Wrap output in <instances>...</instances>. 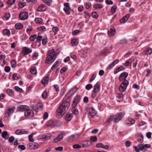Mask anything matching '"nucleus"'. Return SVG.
<instances>
[{
	"label": "nucleus",
	"instance_id": "cd10ccee",
	"mask_svg": "<svg viewBox=\"0 0 152 152\" xmlns=\"http://www.w3.org/2000/svg\"><path fill=\"white\" fill-rule=\"evenodd\" d=\"M15 27L16 29H20L23 27V25L20 23H18L15 25Z\"/></svg>",
	"mask_w": 152,
	"mask_h": 152
},
{
	"label": "nucleus",
	"instance_id": "603ef678",
	"mask_svg": "<svg viewBox=\"0 0 152 152\" xmlns=\"http://www.w3.org/2000/svg\"><path fill=\"white\" fill-rule=\"evenodd\" d=\"M19 77L15 73L13 74L12 76V79L14 80H17L19 78Z\"/></svg>",
	"mask_w": 152,
	"mask_h": 152
},
{
	"label": "nucleus",
	"instance_id": "49530a36",
	"mask_svg": "<svg viewBox=\"0 0 152 152\" xmlns=\"http://www.w3.org/2000/svg\"><path fill=\"white\" fill-rule=\"evenodd\" d=\"M117 9V7L115 5L113 6L111 9V11L113 14L115 12Z\"/></svg>",
	"mask_w": 152,
	"mask_h": 152
},
{
	"label": "nucleus",
	"instance_id": "39448f33",
	"mask_svg": "<svg viewBox=\"0 0 152 152\" xmlns=\"http://www.w3.org/2000/svg\"><path fill=\"white\" fill-rule=\"evenodd\" d=\"M15 110V107H8L5 111V115L7 117L12 114Z\"/></svg>",
	"mask_w": 152,
	"mask_h": 152
},
{
	"label": "nucleus",
	"instance_id": "f3484780",
	"mask_svg": "<svg viewBox=\"0 0 152 152\" xmlns=\"http://www.w3.org/2000/svg\"><path fill=\"white\" fill-rule=\"evenodd\" d=\"M46 8L47 7L45 5L41 4L38 6L37 8V11L39 12L44 11Z\"/></svg>",
	"mask_w": 152,
	"mask_h": 152
},
{
	"label": "nucleus",
	"instance_id": "7ed1b4c3",
	"mask_svg": "<svg viewBox=\"0 0 152 152\" xmlns=\"http://www.w3.org/2000/svg\"><path fill=\"white\" fill-rule=\"evenodd\" d=\"M56 54L54 49L49 50L47 54V56L46 58L45 63L47 64H51L53 63L56 58Z\"/></svg>",
	"mask_w": 152,
	"mask_h": 152
},
{
	"label": "nucleus",
	"instance_id": "a211bd4d",
	"mask_svg": "<svg viewBox=\"0 0 152 152\" xmlns=\"http://www.w3.org/2000/svg\"><path fill=\"white\" fill-rule=\"evenodd\" d=\"M29 146L31 149H36L39 147L38 144L36 142L30 143L29 144Z\"/></svg>",
	"mask_w": 152,
	"mask_h": 152
},
{
	"label": "nucleus",
	"instance_id": "423d86ee",
	"mask_svg": "<svg viewBox=\"0 0 152 152\" xmlns=\"http://www.w3.org/2000/svg\"><path fill=\"white\" fill-rule=\"evenodd\" d=\"M19 16L20 20H24L28 18V15L27 13L26 12L22 11L20 13Z\"/></svg>",
	"mask_w": 152,
	"mask_h": 152
},
{
	"label": "nucleus",
	"instance_id": "1a4fd4ad",
	"mask_svg": "<svg viewBox=\"0 0 152 152\" xmlns=\"http://www.w3.org/2000/svg\"><path fill=\"white\" fill-rule=\"evenodd\" d=\"M128 75V73L126 72H123L120 75L119 80L121 81L126 80V78Z\"/></svg>",
	"mask_w": 152,
	"mask_h": 152
},
{
	"label": "nucleus",
	"instance_id": "37998d69",
	"mask_svg": "<svg viewBox=\"0 0 152 152\" xmlns=\"http://www.w3.org/2000/svg\"><path fill=\"white\" fill-rule=\"evenodd\" d=\"M43 105L42 103H38L36 106V108L38 109H40L42 110L43 108Z\"/></svg>",
	"mask_w": 152,
	"mask_h": 152
},
{
	"label": "nucleus",
	"instance_id": "b1692460",
	"mask_svg": "<svg viewBox=\"0 0 152 152\" xmlns=\"http://www.w3.org/2000/svg\"><path fill=\"white\" fill-rule=\"evenodd\" d=\"M115 28L113 27L108 31V34L110 36H113L115 33Z\"/></svg>",
	"mask_w": 152,
	"mask_h": 152
},
{
	"label": "nucleus",
	"instance_id": "0e129e2a",
	"mask_svg": "<svg viewBox=\"0 0 152 152\" xmlns=\"http://www.w3.org/2000/svg\"><path fill=\"white\" fill-rule=\"evenodd\" d=\"M5 71L7 72H9L10 70V68L9 66H6L4 68Z\"/></svg>",
	"mask_w": 152,
	"mask_h": 152
},
{
	"label": "nucleus",
	"instance_id": "4c0bfd02",
	"mask_svg": "<svg viewBox=\"0 0 152 152\" xmlns=\"http://www.w3.org/2000/svg\"><path fill=\"white\" fill-rule=\"evenodd\" d=\"M152 52V49L150 48H147L145 50V53L146 55H150L151 54Z\"/></svg>",
	"mask_w": 152,
	"mask_h": 152
},
{
	"label": "nucleus",
	"instance_id": "20e7f679",
	"mask_svg": "<svg viewBox=\"0 0 152 152\" xmlns=\"http://www.w3.org/2000/svg\"><path fill=\"white\" fill-rule=\"evenodd\" d=\"M129 82L127 80H124L121 84L119 87L120 91L123 92L126 89L128 85Z\"/></svg>",
	"mask_w": 152,
	"mask_h": 152
},
{
	"label": "nucleus",
	"instance_id": "338daca9",
	"mask_svg": "<svg viewBox=\"0 0 152 152\" xmlns=\"http://www.w3.org/2000/svg\"><path fill=\"white\" fill-rule=\"evenodd\" d=\"M45 3L48 5H50V4L52 2L51 0H45L44 1Z\"/></svg>",
	"mask_w": 152,
	"mask_h": 152
},
{
	"label": "nucleus",
	"instance_id": "7c9ffc66",
	"mask_svg": "<svg viewBox=\"0 0 152 152\" xmlns=\"http://www.w3.org/2000/svg\"><path fill=\"white\" fill-rule=\"evenodd\" d=\"M93 7L95 9H101L103 7V5L102 4H94L93 6Z\"/></svg>",
	"mask_w": 152,
	"mask_h": 152
},
{
	"label": "nucleus",
	"instance_id": "4be33fe9",
	"mask_svg": "<svg viewBox=\"0 0 152 152\" xmlns=\"http://www.w3.org/2000/svg\"><path fill=\"white\" fill-rule=\"evenodd\" d=\"M61 60L60 59L57 60L52 66L51 69H53V68H56L61 64Z\"/></svg>",
	"mask_w": 152,
	"mask_h": 152
},
{
	"label": "nucleus",
	"instance_id": "a18cd8bd",
	"mask_svg": "<svg viewBox=\"0 0 152 152\" xmlns=\"http://www.w3.org/2000/svg\"><path fill=\"white\" fill-rule=\"evenodd\" d=\"M64 10L65 12L68 14H70V13L71 8L69 7H64Z\"/></svg>",
	"mask_w": 152,
	"mask_h": 152
},
{
	"label": "nucleus",
	"instance_id": "4468645a",
	"mask_svg": "<svg viewBox=\"0 0 152 152\" xmlns=\"http://www.w3.org/2000/svg\"><path fill=\"white\" fill-rule=\"evenodd\" d=\"M25 115L26 116H33L34 115L33 111L32 110L29 109L27 110L25 113Z\"/></svg>",
	"mask_w": 152,
	"mask_h": 152
},
{
	"label": "nucleus",
	"instance_id": "bf43d9fd",
	"mask_svg": "<svg viewBox=\"0 0 152 152\" xmlns=\"http://www.w3.org/2000/svg\"><path fill=\"white\" fill-rule=\"evenodd\" d=\"M91 5V4L90 2H87L86 4V7L87 9H89Z\"/></svg>",
	"mask_w": 152,
	"mask_h": 152
},
{
	"label": "nucleus",
	"instance_id": "5fc2aeb1",
	"mask_svg": "<svg viewBox=\"0 0 152 152\" xmlns=\"http://www.w3.org/2000/svg\"><path fill=\"white\" fill-rule=\"evenodd\" d=\"M59 125H56L55 124H47V126L48 127H51V128H54L55 127L59 126Z\"/></svg>",
	"mask_w": 152,
	"mask_h": 152
},
{
	"label": "nucleus",
	"instance_id": "0eeeda50",
	"mask_svg": "<svg viewBox=\"0 0 152 152\" xmlns=\"http://www.w3.org/2000/svg\"><path fill=\"white\" fill-rule=\"evenodd\" d=\"M138 147L141 151H145L147 150V148H149L151 147V145L149 144L143 145V144H139Z\"/></svg>",
	"mask_w": 152,
	"mask_h": 152
},
{
	"label": "nucleus",
	"instance_id": "c9c22d12",
	"mask_svg": "<svg viewBox=\"0 0 152 152\" xmlns=\"http://www.w3.org/2000/svg\"><path fill=\"white\" fill-rule=\"evenodd\" d=\"M35 22L38 24H41L42 22V20L39 18H36L35 19Z\"/></svg>",
	"mask_w": 152,
	"mask_h": 152
},
{
	"label": "nucleus",
	"instance_id": "052dcab7",
	"mask_svg": "<svg viewBox=\"0 0 152 152\" xmlns=\"http://www.w3.org/2000/svg\"><path fill=\"white\" fill-rule=\"evenodd\" d=\"M18 4L20 7L23 8L26 5V4L25 3L19 2Z\"/></svg>",
	"mask_w": 152,
	"mask_h": 152
},
{
	"label": "nucleus",
	"instance_id": "e2e57ef3",
	"mask_svg": "<svg viewBox=\"0 0 152 152\" xmlns=\"http://www.w3.org/2000/svg\"><path fill=\"white\" fill-rule=\"evenodd\" d=\"M39 30L41 31H45L46 30L45 27L44 26H42L39 27L38 28Z\"/></svg>",
	"mask_w": 152,
	"mask_h": 152
},
{
	"label": "nucleus",
	"instance_id": "2f4dec72",
	"mask_svg": "<svg viewBox=\"0 0 152 152\" xmlns=\"http://www.w3.org/2000/svg\"><path fill=\"white\" fill-rule=\"evenodd\" d=\"M75 138V135L73 134L68 137L67 140L68 142H72Z\"/></svg>",
	"mask_w": 152,
	"mask_h": 152
},
{
	"label": "nucleus",
	"instance_id": "2eb2a0df",
	"mask_svg": "<svg viewBox=\"0 0 152 152\" xmlns=\"http://www.w3.org/2000/svg\"><path fill=\"white\" fill-rule=\"evenodd\" d=\"M18 108L19 110L21 111H26L27 110L29 109V107L26 105H22L19 106Z\"/></svg>",
	"mask_w": 152,
	"mask_h": 152
},
{
	"label": "nucleus",
	"instance_id": "c03bdc74",
	"mask_svg": "<svg viewBox=\"0 0 152 152\" xmlns=\"http://www.w3.org/2000/svg\"><path fill=\"white\" fill-rule=\"evenodd\" d=\"M11 67L13 68H15V67L16 65V61L14 60H13L11 61Z\"/></svg>",
	"mask_w": 152,
	"mask_h": 152
},
{
	"label": "nucleus",
	"instance_id": "6e6d98bb",
	"mask_svg": "<svg viewBox=\"0 0 152 152\" xmlns=\"http://www.w3.org/2000/svg\"><path fill=\"white\" fill-rule=\"evenodd\" d=\"M92 87V85L91 84H88L86 86V88L87 90H90Z\"/></svg>",
	"mask_w": 152,
	"mask_h": 152
},
{
	"label": "nucleus",
	"instance_id": "473e14b6",
	"mask_svg": "<svg viewBox=\"0 0 152 152\" xmlns=\"http://www.w3.org/2000/svg\"><path fill=\"white\" fill-rule=\"evenodd\" d=\"M137 141L140 143L143 142V136L141 135H139L137 138Z\"/></svg>",
	"mask_w": 152,
	"mask_h": 152
},
{
	"label": "nucleus",
	"instance_id": "680f3d73",
	"mask_svg": "<svg viewBox=\"0 0 152 152\" xmlns=\"http://www.w3.org/2000/svg\"><path fill=\"white\" fill-rule=\"evenodd\" d=\"M96 74H93L92 75L91 78L90 80V82H91L93 80H94V79H95V78H96Z\"/></svg>",
	"mask_w": 152,
	"mask_h": 152
},
{
	"label": "nucleus",
	"instance_id": "3c124183",
	"mask_svg": "<svg viewBox=\"0 0 152 152\" xmlns=\"http://www.w3.org/2000/svg\"><path fill=\"white\" fill-rule=\"evenodd\" d=\"M34 134L33 133H31L28 136V139L31 142H33L34 141V140L33 138Z\"/></svg>",
	"mask_w": 152,
	"mask_h": 152
},
{
	"label": "nucleus",
	"instance_id": "8fccbe9b",
	"mask_svg": "<svg viewBox=\"0 0 152 152\" xmlns=\"http://www.w3.org/2000/svg\"><path fill=\"white\" fill-rule=\"evenodd\" d=\"M33 125L36 129L38 130H41L42 128L40 124H33Z\"/></svg>",
	"mask_w": 152,
	"mask_h": 152
},
{
	"label": "nucleus",
	"instance_id": "13d9d810",
	"mask_svg": "<svg viewBox=\"0 0 152 152\" xmlns=\"http://www.w3.org/2000/svg\"><path fill=\"white\" fill-rule=\"evenodd\" d=\"M47 95V93L46 91H44L42 94V97L44 98H46Z\"/></svg>",
	"mask_w": 152,
	"mask_h": 152
},
{
	"label": "nucleus",
	"instance_id": "a19ab883",
	"mask_svg": "<svg viewBox=\"0 0 152 152\" xmlns=\"http://www.w3.org/2000/svg\"><path fill=\"white\" fill-rule=\"evenodd\" d=\"M72 110L73 114H77L78 113V111L76 108L75 107H72Z\"/></svg>",
	"mask_w": 152,
	"mask_h": 152
},
{
	"label": "nucleus",
	"instance_id": "9b49d317",
	"mask_svg": "<svg viewBox=\"0 0 152 152\" xmlns=\"http://www.w3.org/2000/svg\"><path fill=\"white\" fill-rule=\"evenodd\" d=\"M100 83L97 82L94 86L93 92L98 93L100 91Z\"/></svg>",
	"mask_w": 152,
	"mask_h": 152
},
{
	"label": "nucleus",
	"instance_id": "ddd939ff",
	"mask_svg": "<svg viewBox=\"0 0 152 152\" xmlns=\"http://www.w3.org/2000/svg\"><path fill=\"white\" fill-rule=\"evenodd\" d=\"M91 142L89 140H86L84 141L82 143V146L83 148H88L91 145Z\"/></svg>",
	"mask_w": 152,
	"mask_h": 152
},
{
	"label": "nucleus",
	"instance_id": "72a5a7b5",
	"mask_svg": "<svg viewBox=\"0 0 152 152\" xmlns=\"http://www.w3.org/2000/svg\"><path fill=\"white\" fill-rule=\"evenodd\" d=\"M31 73L34 75H36L37 74V72L35 68L32 67L30 70Z\"/></svg>",
	"mask_w": 152,
	"mask_h": 152
},
{
	"label": "nucleus",
	"instance_id": "f03ea898",
	"mask_svg": "<svg viewBox=\"0 0 152 152\" xmlns=\"http://www.w3.org/2000/svg\"><path fill=\"white\" fill-rule=\"evenodd\" d=\"M125 113H120L117 114L115 115L111 116L106 120V123H110L111 122L116 123L121 120L124 116Z\"/></svg>",
	"mask_w": 152,
	"mask_h": 152
},
{
	"label": "nucleus",
	"instance_id": "a878e982",
	"mask_svg": "<svg viewBox=\"0 0 152 152\" xmlns=\"http://www.w3.org/2000/svg\"><path fill=\"white\" fill-rule=\"evenodd\" d=\"M73 117V114H67L65 116V119L67 121H70Z\"/></svg>",
	"mask_w": 152,
	"mask_h": 152
},
{
	"label": "nucleus",
	"instance_id": "aec40b11",
	"mask_svg": "<svg viewBox=\"0 0 152 152\" xmlns=\"http://www.w3.org/2000/svg\"><path fill=\"white\" fill-rule=\"evenodd\" d=\"M52 135L51 134H48L46 135H43L41 136V138L44 140H46L50 139Z\"/></svg>",
	"mask_w": 152,
	"mask_h": 152
},
{
	"label": "nucleus",
	"instance_id": "6e6552de",
	"mask_svg": "<svg viewBox=\"0 0 152 152\" xmlns=\"http://www.w3.org/2000/svg\"><path fill=\"white\" fill-rule=\"evenodd\" d=\"M80 100V96L78 95L76 96L73 100L72 104V107H75Z\"/></svg>",
	"mask_w": 152,
	"mask_h": 152
},
{
	"label": "nucleus",
	"instance_id": "ea45409f",
	"mask_svg": "<svg viewBox=\"0 0 152 152\" xmlns=\"http://www.w3.org/2000/svg\"><path fill=\"white\" fill-rule=\"evenodd\" d=\"M42 36L40 35L39 34H38L37 36V37L36 38V41L37 42H39L42 41Z\"/></svg>",
	"mask_w": 152,
	"mask_h": 152
},
{
	"label": "nucleus",
	"instance_id": "c756f323",
	"mask_svg": "<svg viewBox=\"0 0 152 152\" xmlns=\"http://www.w3.org/2000/svg\"><path fill=\"white\" fill-rule=\"evenodd\" d=\"M78 43V41L77 39H73L71 40V44L72 46H75Z\"/></svg>",
	"mask_w": 152,
	"mask_h": 152
},
{
	"label": "nucleus",
	"instance_id": "f8f14e48",
	"mask_svg": "<svg viewBox=\"0 0 152 152\" xmlns=\"http://www.w3.org/2000/svg\"><path fill=\"white\" fill-rule=\"evenodd\" d=\"M88 113L92 117L95 116L96 114V111L93 107H90L89 108Z\"/></svg>",
	"mask_w": 152,
	"mask_h": 152
},
{
	"label": "nucleus",
	"instance_id": "864d4df0",
	"mask_svg": "<svg viewBox=\"0 0 152 152\" xmlns=\"http://www.w3.org/2000/svg\"><path fill=\"white\" fill-rule=\"evenodd\" d=\"M36 37L37 36L36 35L34 34L31 36L30 37L29 39L30 41H33L36 39Z\"/></svg>",
	"mask_w": 152,
	"mask_h": 152
},
{
	"label": "nucleus",
	"instance_id": "412c9836",
	"mask_svg": "<svg viewBox=\"0 0 152 152\" xmlns=\"http://www.w3.org/2000/svg\"><path fill=\"white\" fill-rule=\"evenodd\" d=\"M130 15L129 14H127L125 16H124L123 18L120 20V22L121 23H124L126 22L128 18H129Z\"/></svg>",
	"mask_w": 152,
	"mask_h": 152
},
{
	"label": "nucleus",
	"instance_id": "de8ad7c7",
	"mask_svg": "<svg viewBox=\"0 0 152 152\" xmlns=\"http://www.w3.org/2000/svg\"><path fill=\"white\" fill-rule=\"evenodd\" d=\"M15 1V0H8L7 2V4L10 6L14 4Z\"/></svg>",
	"mask_w": 152,
	"mask_h": 152
},
{
	"label": "nucleus",
	"instance_id": "69168bd1",
	"mask_svg": "<svg viewBox=\"0 0 152 152\" xmlns=\"http://www.w3.org/2000/svg\"><path fill=\"white\" fill-rule=\"evenodd\" d=\"M80 32V31L79 30H75V31H73L72 32V33L73 35H75L77 34Z\"/></svg>",
	"mask_w": 152,
	"mask_h": 152
},
{
	"label": "nucleus",
	"instance_id": "393cba45",
	"mask_svg": "<svg viewBox=\"0 0 152 152\" xmlns=\"http://www.w3.org/2000/svg\"><path fill=\"white\" fill-rule=\"evenodd\" d=\"M3 34L4 36L9 37L10 34V31L9 30L5 29L3 31Z\"/></svg>",
	"mask_w": 152,
	"mask_h": 152
},
{
	"label": "nucleus",
	"instance_id": "774afa93",
	"mask_svg": "<svg viewBox=\"0 0 152 152\" xmlns=\"http://www.w3.org/2000/svg\"><path fill=\"white\" fill-rule=\"evenodd\" d=\"M15 90H16L17 91H19L20 92H21L23 90L22 88H20L18 86H16L15 87Z\"/></svg>",
	"mask_w": 152,
	"mask_h": 152
},
{
	"label": "nucleus",
	"instance_id": "c85d7f7f",
	"mask_svg": "<svg viewBox=\"0 0 152 152\" xmlns=\"http://www.w3.org/2000/svg\"><path fill=\"white\" fill-rule=\"evenodd\" d=\"M48 77L46 76L44 77L42 81V83L44 85H46L48 83Z\"/></svg>",
	"mask_w": 152,
	"mask_h": 152
},
{
	"label": "nucleus",
	"instance_id": "5701e85b",
	"mask_svg": "<svg viewBox=\"0 0 152 152\" xmlns=\"http://www.w3.org/2000/svg\"><path fill=\"white\" fill-rule=\"evenodd\" d=\"M1 136L5 140H8L9 138V135L6 131H4L2 132Z\"/></svg>",
	"mask_w": 152,
	"mask_h": 152
},
{
	"label": "nucleus",
	"instance_id": "e433bc0d",
	"mask_svg": "<svg viewBox=\"0 0 152 152\" xmlns=\"http://www.w3.org/2000/svg\"><path fill=\"white\" fill-rule=\"evenodd\" d=\"M124 69V68L123 66H121L119 67H118L116 70V71L114 72V74H116L118 72Z\"/></svg>",
	"mask_w": 152,
	"mask_h": 152
},
{
	"label": "nucleus",
	"instance_id": "09e8293b",
	"mask_svg": "<svg viewBox=\"0 0 152 152\" xmlns=\"http://www.w3.org/2000/svg\"><path fill=\"white\" fill-rule=\"evenodd\" d=\"M92 17L94 19H96L98 17V15L96 12H93L92 13Z\"/></svg>",
	"mask_w": 152,
	"mask_h": 152
},
{
	"label": "nucleus",
	"instance_id": "4d7b16f0",
	"mask_svg": "<svg viewBox=\"0 0 152 152\" xmlns=\"http://www.w3.org/2000/svg\"><path fill=\"white\" fill-rule=\"evenodd\" d=\"M67 68L66 67H63L60 70V73L63 74L66 72L67 70Z\"/></svg>",
	"mask_w": 152,
	"mask_h": 152
},
{
	"label": "nucleus",
	"instance_id": "9d476101",
	"mask_svg": "<svg viewBox=\"0 0 152 152\" xmlns=\"http://www.w3.org/2000/svg\"><path fill=\"white\" fill-rule=\"evenodd\" d=\"M32 51L31 50L27 47H24L22 48V53L24 55H26L31 53Z\"/></svg>",
	"mask_w": 152,
	"mask_h": 152
},
{
	"label": "nucleus",
	"instance_id": "58836bf2",
	"mask_svg": "<svg viewBox=\"0 0 152 152\" xmlns=\"http://www.w3.org/2000/svg\"><path fill=\"white\" fill-rule=\"evenodd\" d=\"M42 44L43 45H45L46 44L48 41V38L46 36H45L42 39Z\"/></svg>",
	"mask_w": 152,
	"mask_h": 152
},
{
	"label": "nucleus",
	"instance_id": "bb28decb",
	"mask_svg": "<svg viewBox=\"0 0 152 152\" xmlns=\"http://www.w3.org/2000/svg\"><path fill=\"white\" fill-rule=\"evenodd\" d=\"M25 131L24 129H18L16 130L15 133L18 135H20L23 134Z\"/></svg>",
	"mask_w": 152,
	"mask_h": 152
},
{
	"label": "nucleus",
	"instance_id": "6ab92c4d",
	"mask_svg": "<svg viewBox=\"0 0 152 152\" xmlns=\"http://www.w3.org/2000/svg\"><path fill=\"white\" fill-rule=\"evenodd\" d=\"M119 61L118 59H116L113 61L107 67V69H111L115 65L117 64Z\"/></svg>",
	"mask_w": 152,
	"mask_h": 152
},
{
	"label": "nucleus",
	"instance_id": "dca6fc26",
	"mask_svg": "<svg viewBox=\"0 0 152 152\" xmlns=\"http://www.w3.org/2000/svg\"><path fill=\"white\" fill-rule=\"evenodd\" d=\"M64 133H62L61 134H59L58 137L54 139V140L55 142H57L61 141L63 137V135H64Z\"/></svg>",
	"mask_w": 152,
	"mask_h": 152
},
{
	"label": "nucleus",
	"instance_id": "f704fd0d",
	"mask_svg": "<svg viewBox=\"0 0 152 152\" xmlns=\"http://www.w3.org/2000/svg\"><path fill=\"white\" fill-rule=\"evenodd\" d=\"M10 16V14L9 13L7 12L5 14L4 16L3 17V19L4 20H8Z\"/></svg>",
	"mask_w": 152,
	"mask_h": 152
},
{
	"label": "nucleus",
	"instance_id": "79ce46f5",
	"mask_svg": "<svg viewBox=\"0 0 152 152\" xmlns=\"http://www.w3.org/2000/svg\"><path fill=\"white\" fill-rule=\"evenodd\" d=\"M7 93L9 95L12 96L13 95L12 91L11 89H7L6 91Z\"/></svg>",
	"mask_w": 152,
	"mask_h": 152
},
{
	"label": "nucleus",
	"instance_id": "f257e3e1",
	"mask_svg": "<svg viewBox=\"0 0 152 152\" xmlns=\"http://www.w3.org/2000/svg\"><path fill=\"white\" fill-rule=\"evenodd\" d=\"M69 106L70 104L68 101H64L57 109V117L59 118H61L68 110Z\"/></svg>",
	"mask_w": 152,
	"mask_h": 152
}]
</instances>
